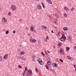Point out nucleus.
Segmentation results:
<instances>
[{"label":"nucleus","instance_id":"nucleus-1","mask_svg":"<svg viewBox=\"0 0 76 76\" xmlns=\"http://www.w3.org/2000/svg\"><path fill=\"white\" fill-rule=\"evenodd\" d=\"M41 59L40 58H37V61L39 63V64H40V65H43L44 64V62L41 61Z\"/></svg>","mask_w":76,"mask_h":76},{"label":"nucleus","instance_id":"nucleus-2","mask_svg":"<svg viewBox=\"0 0 76 76\" xmlns=\"http://www.w3.org/2000/svg\"><path fill=\"white\" fill-rule=\"evenodd\" d=\"M32 74V70L29 69L28 70V72H26V76H31Z\"/></svg>","mask_w":76,"mask_h":76},{"label":"nucleus","instance_id":"nucleus-3","mask_svg":"<svg viewBox=\"0 0 76 76\" xmlns=\"http://www.w3.org/2000/svg\"><path fill=\"white\" fill-rule=\"evenodd\" d=\"M30 41L31 42H32V43H35L37 42V40L32 37H31Z\"/></svg>","mask_w":76,"mask_h":76},{"label":"nucleus","instance_id":"nucleus-4","mask_svg":"<svg viewBox=\"0 0 76 76\" xmlns=\"http://www.w3.org/2000/svg\"><path fill=\"white\" fill-rule=\"evenodd\" d=\"M11 9L12 10H16V7L15 5H13L11 6Z\"/></svg>","mask_w":76,"mask_h":76},{"label":"nucleus","instance_id":"nucleus-5","mask_svg":"<svg viewBox=\"0 0 76 76\" xmlns=\"http://www.w3.org/2000/svg\"><path fill=\"white\" fill-rule=\"evenodd\" d=\"M58 53L60 54H64V52H63V48H60V50L58 51Z\"/></svg>","mask_w":76,"mask_h":76},{"label":"nucleus","instance_id":"nucleus-6","mask_svg":"<svg viewBox=\"0 0 76 76\" xmlns=\"http://www.w3.org/2000/svg\"><path fill=\"white\" fill-rule=\"evenodd\" d=\"M65 39H66V37H61L60 38V41H64V40Z\"/></svg>","mask_w":76,"mask_h":76},{"label":"nucleus","instance_id":"nucleus-7","mask_svg":"<svg viewBox=\"0 0 76 76\" xmlns=\"http://www.w3.org/2000/svg\"><path fill=\"white\" fill-rule=\"evenodd\" d=\"M2 21L3 23H4V22H7V19H6L5 17H4L2 19Z\"/></svg>","mask_w":76,"mask_h":76},{"label":"nucleus","instance_id":"nucleus-8","mask_svg":"<svg viewBox=\"0 0 76 76\" xmlns=\"http://www.w3.org/2000/svg\"><path fill=\"white\" fill-rule=\"evenodd\" d=\"M9 57V54H7L6 55H5L4 57V58L5 60H7V58H8V57Z\"/></svg>","mask_w":76,"mask_h":76},{"label":"nucleus","instance_id":"nucleus-9","mask_svg":"<svg viewBox=\"0 0 76 76\" xmlns=\"http://www.w3.org/2000/svg\"><path fill=\"white\" fill-rule=\"evenodd\" d=\"M47 64L48 67H51V63L50 61H48Z\"/></svg>","mask_w":76,"mask_h":76},{"label":"nucleus","instance_id":"nucleus-10","mask_svg":"<svg viewBox=\"0 0 76 76\" xmlns=\"http://www.w3.org/2000/svg\"><path fill=\"white\" fill-rule=\"evenodd\" d=\"M67 38L69 40V41H72V37H71L70 36H68Z\"/></svg>","mask_w":76,"mask_h":76},{"label":"nucleus","instance_id":"nucleus-11","mask_svg":"<svg viewBox=\"0 0 76 76\" xmlns=\"http://www.w3.org/2000/svg\"><path fill=\"white\" fill-rule=\"evenodd\" d=\"M21 60H23L24 61H26V58L24 57V56H22L21 57Z\"/></svg>","mask_w":76,"mask_h":76},{"label":"nucleus","instance_id":"nucleus-12","mask_svg":"<svg viewBox=\"0 0 76 76\" xmlns=\"http://www.w3.org/2000/svg\"><path fill=\"white\" fill-rule=\"evenodd\" d=\"M41 27L42 28H43V29H47V26H45L44 25L41 26Z\"/></svg>","mask_w":76,"mask_h":76},{"label":"nucleus","instance_id":"nucleus-13","mask_svg":"<svg viewBox=\"0 0 76 76\" xmlns=\"http://www.w3.org/2000/svg\"><path fill=\"white\" fill-rule=\"evenodd\" d=\"M25 53V52L22 51L19 53V54L20 55H23V54H24Z\"/></svg>","mask_w":76,"mask_h":76},{"label":"nucleus","instance_id":"nucleus-14","mask_svg":"<svg viewBox=\"0 0 76 76\" xmlns=\"http://www.w3.org/2000/svg\"><path fill=\"white\" fill-rule=\"evenodd\" d=\"M47 1L49 4H52V2L51 1V0H47Z\"/></svg>","mask_w":76,"mask_h":76},{"label":"nucleus","instance_id":"nucleus-15","mask_svg":"<svg viewBox=\"0 0 76 76\" xmlns=\"http://www.w3.org/2000/svg\"><path fill=\"white\" fill-rule=\"evenodd\" d=\"M22 75H23V76H26V72H25V71H24V72L23 73H22Z\"/></svg>","mask_w":76,"mask_h":76},{"label":"nucleus","instance_id":"nucleus-16","mask_svg":"<svg viewBox=\"0 0 76 76\" xmlns=\"http://www.w3.org/2000/svg\"><path fill=\"white\" fill-rule=\"evenodd\" d=\"M48 39H49V37L48 36L46 38H45V42H47Z\"/></svg>","mask_w":76,"mask_h":76},{"label":"nucleus","instance_id":"nucleus-17","mask_svg":"<svg viewBox=\"0 0 76 76\" xmlns=\"http://www.w3.org/2000/svg\"><path fill=\"white\" fill-rule=\"evenodd\" d=\"M65 34H66V32H63L62 34V37H66L65 36H64Z\"/></svg>","mask_w":76,"mask_h":76},{"label":"nucleus","instance_id":"nucleus-18","mask_svg":"<svg viewBox=\"0 0 76 76\" xmlns=\"http://www.w3.org/2000/svg\"><path fill=\"white\" fill-rule=\"evenodd\" d=\"M37 9L39 10H41V9H42V8L41 6L39 5L37 6Z\"/></svg>","mask_w":76,"mask_h":76},{"label":"nucleus","instance_id":"nucleus-19","mask_svg":"<svg viewBox=\"0 0 76 76\" xmlns=\"http://www.w3.org/2000/svg\"><path fill=\"white\" fill-rule=\"evenodd\" d=\"M62 45V43L61 42L58 43V47H60V46H61Z\"/></svg>","mask_w":76,"mask_h":76},{"label":"nucleus","instance_id":"nucleus-20","mask_svg":"<svg viewBox=\"0 0 76 76\" xmlns=\"http://www.w3.org/2000/svg\"><path fill=\"white\" fill-rule=\"evenodd\" d=\"M31 29H35V27L34 25H32L31 26Z\"/></svg>","mask_w":76,"mask_h":76},{"label":"nucleus","instance_id":"nucleus-21","mask_svg":"<svg viewBox=\"0 0 76 76\" xmlns=\"http://www.w3.org/2000/svg\"><path fill=\"white\" fill-rule=\"evenodd\" d=\"M30 31H32V32H37V31L35 30L34 29H31Z\"/></svg>","mask_w":76,"mask_h":76},{"label":"nucleus","instance_id":"nucleus-22","mask_svg":"<svg viewBox=\"0 0 76 76\" xmlns=\"http://www.w3.org/2000/svg\"><path fill=\"white\" fill-rule=\"evenodd\" d=\"M64 10H66V11H68V10L69 11V9L68 8H67L66 7H64Z\"/></svg>","mask_w":76,"mask_h":76},{"label":"nucleus","instance_id":"nucleus-23","mask_svg":"<svg viewBox=\"0 0 76 76\" xmlns=\"http://www.w3.org/2000/svg\"><path fill=\"white\" fill-rule=\"evenodd\" d=\"M57 64H56L55 63H53V66H54V67H57Z\"/></svg>","mask_w":76,"mask_h":76},{"label":"nucleus","instance_id":"nucleus-24","mask_svg":"<svg viewBox=\"0 0 76 76\" xmlns=\"http://www.w3.org/2000/svg\"><path fill=\"white\" fill-rule=\"evenodd\" d=\"M70 50V48L69 47H67L66 48V50L67 51H69Z\"/></svg>","mask_w":76,"mask_h":76},{"label":"nucleus","instance_id":"nucleus-25","mask_svg":"<svg viewBox=\"0 0 76 76\" xmlns=\"http://www.w3.org/2000/svg\"><path fill=\"white\" fill-rule=\"evenodd\" d=\"M61 35V33H60V32H58V34H57V35L58 37L59 36H60Z\"/></svg>","mask_w":76,"mask_h":76},{"label":"nucleus","instance_id":"nucleus-26","mask_svg":"<svg viewBox=\"0 0 76 76\" xmlns=\"http://www.w3.org/2000/svg\"><path fill=\"white\" fill-rule=\"evenodd\" d=\"M49 18L51 20H53V19H54V18H53L52 16H50Z\"/></svg>","mask_w":76,"mask_h":76},{"label":"nucleus","instance_id":"nucleus-27","mask_svg":"<svg viewBox=\"0 0 76 76\" xmlns=\"http://www.w3.org/2000/svg\"><path fill=\"white\" fill-rule=\"evenodd\" d=\"M73 66L74 67V68L75 69V72H76V65L75 64H74L73 65Z\"/></svg>","mask_w":76,"mask_h":76},{"label":"nucleus","instance_id":"nucleus-28","mask_svg":"<svg viewBox=\"0 0 76 76\" xmlns=\"http://www.w3.org/2000/svg\"><path fill=\"white\" fill-rule=\"evenodd\" d=\"M32 58H33V59L32 60L33 61H34V58H35V56L34 55H33L32 56Z\"/></svg>","mask_w":76,"mask_h":76},{"label":"nucleus","instance_id":"nucleus-29","mask_svg":"<svg viewBox=\"0 0 76 76\" xmlns=\"http://www.w3.org/2000/svg\"><path fill=\"white\" fill-rule=\"evenodd\" d=\"M8 15H9L10 16H12V13L11 12H9L8 13Z\"/></svg>","mask_w":76,"mask_h":76},{"label":"nucleus","instance_id":"nucleus-30","mask_svg":"<svg viewBox=\"0 0 76 76\" xmlns=\"http://www.w3.org/2000/svg\"><path fill=\"white\" fill-rule=\"evenodd\" d=\"M64 17H67V14L64 13Z\"/></svg>","mask_w":76,"mask_h":76},{"label":"nucleus","instance_id":"nucleus-31","mask_svg":"<svg viewBox=\"0 0 76 76\" xmlns=\"http://www.w3.org/2000/svg\"><path fill=\"white\" fill-rule=\"evenodd\" d=\"M18 67L19 68V69H22V66L19 65H18Z\"/></svg>","mask_w":76,"mask_h":76},{"label":"nucleus","instance_id":"nucleus-32","mask_svg":"<svg viewBox=\"0 0 76 76\" xmlns=\"http://www.w3.org/2000/svg\"><path fill=\"white\" fill-rule=\"evenodd\" d=\"M3 57H2V56H0V61H1Z\"/></svg>","mask_w":76,"mask_h":76},{"label":"nucleus","instance_id":"nucleus-33","mask_svg":"<svg viewBox=\"0 0 76 76\" xmlns=\"http://www.w3.org/2000/svg\"><path fill=\"white\" fill-rule=\"evenodd\" d=\"M22 57L21 56H18L17 57V58L18 59H21V58Z\"/></svg>","mask_w":76,"mask_h":76},{"label":"nucleus","instance_id":"nucleus-34","mask_svg":"<svg viewBox=\"0 0 76 76\" xmlns=\"http://www.w3.org/2000/svg\"><path fill=\"white\" fill-rule=\"evenodd\" d=\"M70 10L71 11H73L74 10H75V8H74V7H72Z\"/></svg>","mask_w":76,"mask_h":76},{"label":"nucleus","instance_id":"nucleus-35","mask_svg":"<svg viewBox=\"0 0 76 76\" xmlns=\"http://www.w3.org/2000/svg\"><path fill=\"white\" fill-rule=\"evenodd\" d=\"M69 60H70L71 61H73V58L71 57H70L69 58Z\"/></svg>","mask_w":76,"mask_h":76},{"label":"nucleus","instance_id":"nucleus-36","mask_svg":"<svg viewBox=\"0 0 76 76\" xmlns=\"http://www.w3.org/2000/svg\"><path fill=\"white\" fill-rule=\"evenodd\" d=\"M22 20V19L21 18H20L19 21L20 22H21V21Z\"/></svg>","mask_w":76,"mask_h":76},{"label":"nucleus","instance_id":"nucleus-37","mask_svg":"<svg viewBox=\"0 0 76 76\" xmlns=\"http://www.w3.org/2000/svg\"><path fill=\"white\" fill-rule=\"evenodd\" d=\"M35 71H36V72H38V71H39V70L37 68L36 69Z\"/></svg>","mask_w":76,"mask_h":76},{"label":"nucleus","instance_id":"nucleus-38","mask_svg":"<svg viewBox=\"0 0 76 76\" xmlns=\"http://www.w3.org/2000/svg\"><path fill=\"white\" fill-rule=\"evenodd\" d=\"M9 34V31L7 30L6 31V34Z\"/></svg>","mask_w":76,"mask_h":76},{"label":"nucleus","instance_id":"nucleus-39","mask_svg":"<svg viewBox=\"0 0 76 76\" xmlns=\"http://www.w3.org/2000/svg\"><path fill=\"white\" fill-rule=\"evenodd\" d=\"M45 66L46 69H48V66H47V65H46Z\"/></svg>","mask_w":76,"mask_h":76},{"label":"nucleus","instance_id":"nucleus-40","mask_svg":"<svg viewBox=\"0 0 76 76\" xmlns=\"http://www.w3.org/2000/svg\"><path fill=\"white\" fill-rule=\"evenodd\" d=\"M70 57L69 56H67V59H70Z\"/></svg>","mask_w":76,"mask_h":76},{"label":"nucleus","instance_id":"nucleus-41","mask_svg":"<svg viewBox=\"0 0 76 76\" xmlns=\"http://www.w3.org/2000/svg\"><path fill=\"white\" fill-rule=\"evenodd\" d=\"M25 70L26 71H28V69H27V67H26L25 68Z\"/></svg>","mask_w":76,"mask_h":76},{"label":"nucleus","instance_id":"nucleus-42","mask_svg":"<svg viewBox=\"0 0 76 76\" xmlns=\"http://www.w3.org/2000/svg\"><path fill=\"white\" fill-rule=\"evenodd\" d=\"M41 53L42 55H43V56H44V53L43 52H41Z\"/></svg>","mask_w":76,"mask_h":76},{"label":"nucleus","instance_id":"nucleus-43","mask_svg":"<svg viewBox=\"0 0 76 76\" xmlns=\"http://www.w3.org/2000/svg\"><path fill=\"white\" fill-rule=\"evenodd\" d=\"M64 31H67V30H68V29H64Z\"/></svg>","mask_w":76,"mask_h":76},{"label":"nucleus","instance_id":"nucleus-44","mask_svg":"<svg viewBox=\"0 0 76 76\" xmlns=\"http://www.w3.org/2000/svg\"><path fill=\"white\" fill-rule=\"evenodd\" d=\"M63 29H68V28H67V27H64Z\"/></svg>","mask_w":76,"mask_h":76},{"label":"nucleus","instance_id":"nucleus-45","mask_svg":"<svg viewBox=\"0 0 76 76\" xmlns=\"http://www.w3.org/2000/svg\"><path fill=\"white\" fill-rule=\"evenodd\" d=\"M13 32L14 33H15L16 32V31H15V30H14L13 31Z\"/></svg>","mask_w":76,"mask_h":76},{"label":"nucleus","instance_id":"nucleus-46","mask_svg":"<svg viewBox=\"0 0 76 76\" xmlns=\"http://www.w3.org/2000/svg\"><path fill=\"white\" fill-rule=\"evenodd\" d=\"M56 17H57V18H59V16H58V15H56Z\"/></svg>","mask_w":76,"mask_h":76},{"label":"nucleus","instance_id":"nucleus-47","mask_svg":"<svg viewBox=\"0 0 76 76\" xmlns=\"http://www.w3.org/2000/svg\"><path fill=\"white\" fill-rule=\"evenodd\" d=\"M57 22H58L57 21H54V23H57Z\"/></svg>","mask_w":76,"mask_h":76},{"label":"nucleus","instance_id":"nucleus-48","mask_svg":"<svg viewBox=\"0 0 76 76\" xmlns=\"http://www.w3.org/2000/svg\"><path fill=\"white\" fill-rule=\"evenodd\" d=\"M74 49V50H76V46H75Z\"/></svg>","mask_w":76,"mask_h":76},{"label":"nucleus","instance_id":"nucleus-49","mask_svg":"<svg viewBox=\"0 0 76 76\" xmlns=\"http://www.w3.org/2000/svg\"><path fill=\"white\" fill-rule=\"evenodd\" d=\"M60 61H61V62H63V60H62L61 59H60Z\"/></svg>","mask_w":76,"mask_h":76},{"label":"nucleus","instance_id":"nucleus-50","mask_svg":"<svg viewBox=\"0 0 76 76\" xmlns=\"http://www.w3.org/2000/svg\"><path fill=\"white\" fill-rule=\"evenodd\" d=\"M55 21H57V18H56V19H55Z\"/></svg>","mask_w":76,"mask_h":76},{"label":"nucleus","instance_id":"nucleus-51","mask_svg":"<svg viewBox=\"0 0 76 76\" xmlns=\"http://www.w3.org/2000/svg\"><path fill=\"white\" fill-rule=\"evenodd\" d=\"M45 53L46 54H47V51H45Z\"/></svg>","mask_w":76,"mask_h":76},{"label":"nucleus","instance_id":"nucleus-52","mask_svg":"<svg viewBox=\"0 0 76 76\" xmlns=\"http://www.w3.org/2000/svg\"><path fill=\"white\" fill-rule=\"evenodd\" d=\"M42 7H43V8H45V6L44 5H42Z\"/></svg>","mask_w":76,"mask_h":76},{"label":"nucleus","instance_id":"nucleus-53","mask_svg":"<svg viewBox=\"0 0 76 76\" xmlns=\"http://www.w3.org/2000/svg\"><path fill=\"white\" fill-rule=\"evenodd\" d=\"M37 10V8H36L35 10L34 11H36V10Z\"/></svg>","mask_w":76,"mask_h":76},{"label":"nucleus","instance_id":"nucleus-54","mask_svg":"<svg viewBox=\"0 0 76 76\" xmlns=\"http://www.w3.org/2000/svg\"><path fill=\"white\" fill-rule=\"evenodd\" d=\"M53 48H56V46H53Z\"/></svg>","mask_w":76,"mask_h":76},{"label":"nucleus","instance_id":"nucleus-55","mask_svg":"<svg viewBox=\"0 0 76 76\" xmlns=\"http://www.w3.org/2000/svg\"><path fill=\"white\" fill-rule=\"evenodd\" d=\"M54 28H55V29H57V27H54Z\"/></svg>","mask_w":76,"mask_h":76},{"label":"nucleus","instance_id":"nucleus-56","mask_svg":"<svg viewBox=\"0 0 76 76\" xmlns=\"http://www.w3.org/2000/svg\"><path fill=\"white\" fill-rule=\"evenodd\" d=\"M48 53H50V51H48Z\"/></svg>","mask_w":76,"mask_h":76},{"label":"nucleus","instance_id":"nucleus-57","mask_svg":"<svg viewBox=\"0 0 76 76\" xmlns=\"http://www.w3.org/2000/svg\"><path fill=\"white\" fill-rule=\"evenodd\" d=\"M42 6L44 5V4L42 2Z\"/></svg>","mask_w":76,"mask_h":76},{"label":"nucleus","instance_id":"nucleus-58","mask_svg":"<svg viewBox=\"0 0 76 76\" xmlns=\"http://www.w3.org/2000/svg\"><path fill=\"white\" fill-rule=\"evenodd\" d=\"M4 31H6V29H4L3 30Z\"/></svg>","mask_w":76,"mask_h":76},{"label":"nucleus","instance_id":"nucleus-59","mask_svg":"<svg viewBox=\"0 0 76 76\" xmlns=\"http://www.w3.org/2000/svg\"><path fill=\"white\" fill-rule=\"evenodd\" d=\"M51 32H52V33H54V32H53V31H51Z\"/></svg>","mask_w":76,"mask_h":76},{"label":"nucleus","instance_id":"nucleus-60","mask_svg":"<svg viewBox=\"0 0 76 76\" xmlns=\"http://www.w3.org/2000/svg\"><path fill=\"white\" fill-rule=\"evenodd\" d=\"M28 36H29V35H30V34H28Z\"/></svg>","mask_w":76,"mask_h":76},{"label":"nucleus","instance_id":"nucleus-61","mask_svg":"<svg viewBox=\"0 0 76 76\" xmlns=\"http://www.w3.org/2000/svg\"><path fill=\"white\" fill-rule=\"evenodd\" d=\"M26 29H28V27H26Z\"/></svg>","mask_w":76,"mask_h":76},{"label":"nucleus","instance_id":"nucleus-62","mask_svg":"<svg viewBox=\"0 0 76 76\" xmlns=\"http://www.w3.org/2000/svg\"><path fill=\"white\" fill-rule=\"evenodd\" d=\"M36 1H38L37 0H35Z\"/></svg>","mask_w":76,"mask_h":76},{"label":"nucleus","instance_id":"nucleus-63","mask_svg":"<svg viewBox=\"0 0 76 76\" xmlns=\"http://www.w3.org/2000/svg\"><path fill=\"white\" fill-rule=\"evenodd\" d=\"M31 3H33V1H31Z\"/></svg>","mask_w":76,"mask_h":76},{"label":"nucleus","instance_id":"nucleus-64","mask_svg":"<svg viewBox=\"0 0 76 76\" xmlns=\"http://www.w3.org/2000/svg\"><path fill=\"white\" fill-rule=\"evenodd\" d=\"M44 76H45V75Z\"/></svg>","mask_w":76,"mask_h":76}]
</instances>
